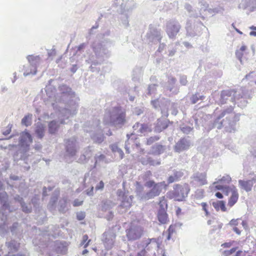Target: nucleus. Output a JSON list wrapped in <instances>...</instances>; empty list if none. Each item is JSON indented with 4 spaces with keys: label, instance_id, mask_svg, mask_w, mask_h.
<instances>
[{
    "label": "nucleus",
    "instance_id": "f257e3e1",
    "mask_svg": "<svg viewBox=\"0 0 256 256\" xmlns=\"http://www.w3.org/2000/svg\"><path fill=\"white\" fill-rule=\"evenodd\" d=\"M190 191V188L188 184L183 185L176 184L174 190L169 192V198L176 201H183L187 197Z\"/></svg>",
    "mask_w": 256,
    "mask_h": 256
},
{
    "label": "nucleus",
    "instance_id": "f03ea898",
    "mask_svg": "<svg viewBox=\"0 0 256 256\" xmlns=\"http://www.w3.org/2000/svg\"><path fill=\"white\" fill-rule=\"evenodd\" d=\"M165 182L156 183L154 180H148L145 184V186L151 190L146 194L147 199H151L160 195L162 192V186H165Z\"/></svg>",
    "mask_w": 256,
    "mask_h": 256
},
{
    "label": "nucleus",
    "instance_id": "7ed1b4c3",
    "mask_svg": "<svg viewBox=\"0 0 256 256\" xmlns=\"http://www.w3.org/2000/svg\"><path fill=\"white\" fill-rule=\"evenodd\" d=\"M232 180V178L229 175H226L218 179L216 182L213 183V188L214 190H223L226 196L228 195V191L232 188V186H227Z\"/></svg>",
    "mask_w": 256,
    "mask_h": 256
},
{
    "label": "nucleus",
    "instance_id": "20e7f679",
    "mask_svg": "<svg viewBox=\"0 0 256 256\" xmlns=\"http://www.w3.org/2000/svg\"><path fill=\"white\" fill-rule=\"evenodd\" d=\"M114 112V118L112 119V122L116 125H124L126 122V112L120 107H115Z\"/></svg>",
    "mask_w": 256,
    "mask_h": 256
},
{
    "label": "nucleus",
    "instance_id": "39448f33",
    "mask_svg": "<svg viewBox=\"0 0 256 256\" xmlns=\"http://www.w3.org/2000/svg\"><path fill=\"white\" fill-rule=\"evenodd\" d=\"M142 232V228L139 226L132 227L131 226L126 230V236L130 240L138 239L141 237Z\"/></svg>",
    "mask_w": 256,
    "mask_h": 256
},
{
    "label": "nucleus",
    "instance_id": "423d86ee",
    "mask_svg": "<svg viewBox=\"0 0 256 256\" xmlns=\"http://www.w3.org/2000/svg\"><path fill=\"white\" fill-rule=\"evenodd\" d=\"M181 26L178 23L170 22L166 24V32L170 38H174L179 32Z\"/></svg>",
    "mask_w": 256,
    "mask_h": 256
},
{
    "label": "nucleus",
    "instance_id": "0eeeda50",
    "mask_svg": "<svg viewBox=\"0 0 256 256\" xmlns=\"http://www.w3.org/2000/svg\"><path fill=\"white\" fill-rule=\"evenodd\" d=\"M192 184L195 187L201 186L208 184L206 180V174L197 173L192 177Z\"/></svg>",
    "mask_w": 256,
    "mask_h": 256
},
{
    "label": "nucleus",
    "instance_id": "6e6552de",
    "mask_svg": "<svg viewBox=\"0 0 256 256\" xmlns=\"http://www.w3.org/2000/svg\"><path fill=\"white\" fill-rule=\"evenodd\" d=\"M32 142V136L27 131H24L21 133L20 144L22 147H28Z\"/></svg>",
    "mask_w": 256,
    "mask_h": 256
},
{
    "label": "nucleus",
    "instance_id": "1a4fd4ad",
    "mask_svg": "<svg viewBox=\"0 0 256 256\" xmlns=\"http://www.w3.org/2000/svg\"><path fill=\"white\" fill-rule=\"evenodd\" d=\"M229 192H231L232 194L228 200V206L230 208H232L238 202L239 194L237 189L234 186H232V188L228 191Z\"/></svg>",
    "mask_w": 256,
    "mask_h": 256
},
{
    "label": "nucleus",
    "instance_id": "9d476101",
    "mask_svg": "<svg viewBox=\"0 0 256 256\" xmlns=\"http://www.w3.org/2000/svg\"><path fill=\"white\" fill-rule=\"evenodd\" d=\"M256 181V176L252 178V180H239L238 184L240 185V188L244 190L246 192H248L252 190V188L254 186V183Z\"/></svg>",
    "mask_w": 256,
    "mask_h": 256
},
{
    "label": "nucleus",
    "instance_id": "9b49d317",
    "mask_svg": "<svg viewBox=\"0 0 256 256\" xmlns=\"http://www.w3.org/2000/svg\"><path fill=\"white\" fill-rule=\"evenodd\" d=\"M6 246L9 250L8 256H13L12 254L13 252H16L20 247V244L14 240H12L6 243Z\"/></svg>",
    "mask_w": 256,
    "mask_h": 256
},
{
    "label": "nucleus",
    "instance_id": "f8f14e48",
    "mask_svg": "<svg viewBox=\"0 0 256 256\" xmlns=\"http://www.w3.org/2000/svg\"><path fill=\"white\" fill-rule=\"evenodd\" d=\"M189 146L188 142L184 138H181L174 146V150L177 152H181Z\"/></svg>",
    "mask_w": 256,
    "mask_h": 256
},
{
    "label": "nucleus",
    "instance_id": "ddd939ff",
    "mask_svg": "<svg viewBox=\"0 0 256 256\" xmlns=\"http://www.w3.org/2000/svg\"><path fill=\"white\" fill-rule=\"evenodd\" d=\"M134 130L138 129L137 132L140 134H144L148 132H152V130L149 128L147 124H140L139 122L136 123L133 126Z\"/></svg>",
    "mask_w": 256,
    "mask_h": 256
},
{
    "label": "nucleus",
    "instance_id": "4468645a",
    "mask_svg": "<svg viewBox=\"0 0 256 256\" xmlns=\"http://www.w3.org/2000/svg\"><path fill=\"white\" fill-rule=\"evenodd\" d=\"M132 196H125L123 194L122 200L120 206L123 208H128L132 206Z\"/></svg>",
    "mask_w": 256,
    "mask_h": 256
},
{
    "label": "nucleus",
    "instance_id": "2eb2a0df",
    "mask_svg": "<svg viewBox=\"0 0 256 256\" xmlns=\"http://www.w3.org/2000/svg\"><path fill=\"white\" fill-rule=\"evenodd\" d=\"M157 217L158 220L162 224H167L169 221L168 214L166 210H158Z\"/></svg>",
    "mask_w": 256,
    "mask_h": 256
},
{
    "label": "nucleus",
    "instance_id": "dca6fc26",
    "mask_svg": "<svg viewBox=\"0 0 256 256\" xmlns=\"http://www.w3.org/2000/svg\"><path fill=\"white\" fill-rule=\"evenodd\" d=\"M212 205L214 209L218 212L221 210L222 212H225L227 210L226 207L225 202L224 200H216L212 202Z\"/></svg>",
    "mask_w": 256,
    "mask_h": 256
},
{
    "label": "nucleus",
    "instance_id": "f3484780",
    "mask_svg": "<svg viewBox=\"0 0 256 256\" xmlns=\"http://www.w3.org/2000/svg\"><path fill=\"white\" fill-rule=\"evenodd\" d=\"M236 92V90L234 89L223 90L221 92V98L222 99H226L228 97L233 96V99L234 100Z\"/></svg>",
    "mask_w": 256,
    "mask_h": 256
},
{
    "label": "nucleus",
    "instance_id": "a211bd4d",
    "mask_svg": "<svg viewBox=\"0 0 256 256\" xmlns=\"http://www.w3.org/2000/svg\"><path fill=\"white\" fill-rule=\"evenodd\" d=\"M27 60L31 64L34 66L39 64L41 61L40 56L29 55L27 56Z\"/></svg>",
    "mask_w": 256,
    "mask_h": 256
},
{
    "label": "nucleus",
    "instance_id": "6ab92c4d",
    "mask_svg": "<svg viewBox=\"0 0 256 256\" xmlns=\"http://www.w3.org/2000/svg\"><path fill=\"white\" fill-rule=\"evenodd\" d=\"M182 174L180 172H175L172 176H170L168 178V184L172 183L178 181L182 176Z\"/></svg>",
    "mask_w": 256,
    "mask_h": 256
},
{
    "label": "nucleus",
    "instance_id": "aec40b11",
    "mask_svg": "<svg viewBox=\"0 0 256 256\" xmlns=\"http://www.w3.org/2000/svg\"><path fill=\"white\" fill-rule=\"evenodd\" d=\"M44 126L40 124L36 126L35 132L38 138H42L44 137Z\"/></svg>",
    "mask_w": 256,
    "mask_h": 256
},
{
    "label": "nucleus",
    "instance_id": "412c9836",
    "mask_svg": "<svg viewBox=\"0 0 256 256\" xmlns=\"http://www.w3.org/2000/svg\"><path fill=\"white\" fill-rule=\"evenodd\" d=\"M158 204L160 206L158 210H166L168 204L164 196H162L160 198Z\"/></svg>",
    "mask_w": 256,
    "mask_h": 256
},
{
    "label": "nucleus",
    "instance_id": "4be33fe9",
    "mask_svg": "<svg viewBox=\"0 0 256 256\" xmlns=\"http://www.w3.org/2000/svg\"><path fill=\"white\" fill-rule=\"evenodd\" d=\"M152 152L156 154H160L164 151V147L161 144H156L152 146Z\"/></svg>",
    "mask_w": 256,
    "mask_h": 256
},
{
    "label": "nucleus",
    "instance_id": "5701e85b",
    "mask_svg": "<svg viewBox=\"0 0 256 256\" xmlns=\"http://www.w3.org/2000/svg\"><path fill=\"white\" fill-rule=\"evenodd\" d=\"M177 226L176 224H171L168 230V235L167 236V240H170L171 238L172 235L176 232Z\"/></svg>",
    "mask_w": 256,
    "mask_h": 256
},
{
    "label": "nucleus",
    "instance_id": "b1692460",
    "mask_svg": "<svg viewBox=\"0 0 256 256\" xmlns=\"http://www.w3.org/2000/svg\"><path fill=\"white\" fill-rule=\"evenodd\" d=\"M32 114H28L22 120V124L28 126L31 124H32Z\"/></svg>",
    "mask_w": 256,
    "mask_h": 256
},
{
    "label": "nucleus",
    "instance_id": "393cba45",
    "mask_svg": "<svg viewBox=\"0 0 256 256\" xmlns=\"http://www.w3.org/2000/svg\"><path fill=\"white\" fill-rule=\"evenodd\" d=\"M58 126L55 121H52L48 124V131L50 134H54L56 131Z\"/></svg>",
    "mask_w": 256,
    "mask_h": 256
},
{
    "label": "nucleus",
    "instance_id": "a878e982",
    "mask_svg": "<svg viewBox=\"0 0 256 256\" xmlns=\"http://www.w3.org/2000/svg\"><path fill=\"white\" fill-rule=\"evenodd\" d=\"M167 127V125L164 124L162 121L158 120L156 126V130L160 132L164 130Z\"/></svg>",
    "mask_w": 256,
    "mask_h": 256
},
{
    "label": "nucleus",
    "instance_id": "bb28decb",
    "mask_svg": "<svg viewBox=\"0 0 256 256\" xmlns=\"http://www.w3.org/2000/svg\"><path fill=\"white\" fill-rule=\"evenodd\" d=\"M91 240H88V236L87 234H84L82 236V242L80 243L81 246H84V248H86L89 245L90 242Z\"/></svg>",
    "mask_w": 256,
    "mask_h": 256
},
{
    "label": "nucleus",
    "instance_id": "cd10ccee",
    "mask_svg": "<svg viewBox=\"0 0 256 256\" xmlns=\"http://www.w3.org/2000/svg\"><path fill=\"white\" fill-rule=\"evenodd\" d=\"M204 196V191L203 189H198L195 192L194 196L196 199H201Z\"/></svg>",
    "mask_w": 256,
    "mask_h": 256
},
{
    "label": "nucleus",
    "instance_id": "c85d7f7f",
    "mask_svg": "<svg viewBox=\"0 0 256 256\" xmlns=\"http://www.w3.org/2000/svg\"><path fill=\"white\" fill-rule=\"evenodd\" d=\"M204 98V96H199L197 94H193L190 98V100L192 104L196 103L199 100H203Z\"/></svg>",
    "mask_w": 256,
    "mask_h": 256
},
{
    "label": "nucleus",
    "instance_id": "c756f323",
    "mask_svg": "<svg viewBox=\"0 0 256 256\" xmlns=\"http://www.w3.org/2000/svg\"><path fill=\"white\" fill-rule=\"evenodd\" d=\"M111 202H109L107 200H103L102 202V211H106L108 209L110 208V204Z\"/></svg>",
    "mask_w": 256,
    "mask_h": 256
},
{
    "label": "nucleus",
    "instance_id": "7c9ffc66",
    "mask_svg": "<svg viewBox=\"0 0 256 256\" xmlns=\"http://www.w3.org/2000/svg\"><path fill=\"white\" fill-rule=\"evenodd\" d=\"M200 205L202 207V210H204L205 212V216H209L210 215V213L208 212V204L205 202H202L200 204Z\"/></svg>",
    "mask_w": 256,
    "mask_h": 256
},
{
    "label": "nucleus",
    "instance_id": "2f4dec72",
    "mask_svg": "<svg viewBox=\"0 0 256 256\" xmlns=\"http://www.w3.org/2000/svg\"><path fill=\"white\" fill-rule=\"evenodd\" d=\"M160 138L158 136H152L148 138L146 141V144L150 145L154 142L158 140Z\"/></svg>",
    "mask_w": 256,
    "mask_h": 256
},
{
    "label": "nucleus",
    "instance_id": "473e14b6",
    "mask_svg": "<svg viewBox=\"0 0 256 256\" xmlns=\"http://www.w3.org/2000/svg\"><path fill=\"white\" fill-rule=\"evenodd\" d=\"M148 165L150 166H156V165H159L160 162L159 160H152V158H148Z\"/></svg>",
    "mask_w": 256,
    "mask_h": 256
},
{
    "label": "nucleus",
    "instance_id": "72a5a7b5",
    "mask_svg": "<svg viewBox=\"0 0 256 256\" xmlns=\"http://www.w3.org/2000/svg\"><path fill=\"white\" fill-rule=\"evenodd\" d=\"M180 130L183 133L188 134L192 131V128L190 126H185L181 128Z\"/></svg>",
    "mask_w": 256,
    "mask_h": 256
},
{
    "label": "nucleus",
    "instance_id": "f704fd0d",
    "mask_svg": "<svg viewBox=\"0 0 256 256\" xmlns=\"http://www.w3.org/2000/svg\"><path fill=\"white\" fill-rule=\"evenodd\" d=\"M83 204V200H80L78 199H76L74 200L73 202V206H78L82 205Z\"/></svg>",
    "mask_w": 256,
    "mask_h": 256
},
{
    "label": "nucleus",
    "instance_id": "c9c22d12",
    "mask_svg": "<svg viewBox=\"0 0 256 256\" xmlns=\"http://www.w3.org/2000/svg\"><path fill=\"white\" fill-rule=\"evenodd\" d=\"M148 158L149 157L141 158L140 160V162L143 165H148V160H148Z\"/></svg>",
    "mask_w": 256,
    "mask_h": 256
},
{
    "label": "nucleus",
    "instance_id": "e433bc0d",
    "mask_svg": "<svg viewBox=\"0 0 256 256\" xmlns=\"http://www.w3.org/2000/svg\"><path fill=\"white\" fill-rule=\"evenodd\" d=\"M236 250V248H233L232 249H230V250L225 251L224 254L226 256H229V255L233 254L234 252H235Z\"/></svg>",
    "mask_w": 256,
    "mask_h": 256
},
{
    "label": "nucleus",
    "instance_id": "4c0bfd02",
    "mask_svg": "<svg viewBox=\"0 0 256 256\" xmlns=\"http://www.w3.org/2000/svg\"><path fill=\"white\" fill-rule=\"evenodd\" d=\"M238 219H232L230 222V224L232 226H236L238 224Z\"/></svg>",
    "mask_w": 256,
    "mask_h": 256
},
{
    "label": "nucleus",
    "instance_id": "58836bf2",
    "mask_svg": "<svg viewBox=\"0 0 256 256\" xmlns=\"http://www.w3.org/2000/svg\"><path fill=\"white\" fill-rule=\"evenodd\" d=\"M104 188V183L102 181H100L98 184L96 186V190H102Z\"/></svg>",
    "mask_w": 256,
    "mask_h": 256
},
{
    "label": "nucleus",
    "instance_id": "ea45409f",
    "mask_svg": "<svg viewBox=\"0 0 256 256\" xmlns=\"http://www.w3.org/2000/svg\"><path fill=\"white\" fill-rule=\"evenodd\" d=\"M250 28L253 30V31L250 32V36H256V26H252L250 27Z\"/></svg>",
    "mask_w": 256,
    "mask_h": 256
},
{
    "label": "nucleus",
    "instance_id": "a19ab883",
    "mask_svg": "<svg viewBox=\"0 0 256 256\" xmlns=\"http://www.w3.org/2000/svg\"><path fill=\"white\" fill-rule=\"evenodd\" d=\"M7 198H8V196L6 192H4L2 194H0V202L1 203L3 202V200H2V198L7 199Z\"/></svg>",
    "mask_w": 256,
    "mask_h": 256
},
{
    "label": "nucleus",
    "instance_id": "79ce46f5",
    "mask_svg": "<svg viewBox=\"0 0 256 256\" xmlns=\"http://www.w3.org/2000/svg\"><path fill=\"white\" fill-rule=\"evenodd\" d=\"M117 152L119 154L120 158V159L123 158L124 157V153L122 152V150L121 149H120V148H118V152Z\"/></svg>",
    "mask_w": 256,
    "mask_h": 256
},
{
    "label": "nucleus",
    "instance_id": "37998d69",
    "mask_svg": "<svg viewBox=\"0 0 256 256\" xmlns=\"http://www.w3.org/2000/svg\"><path fill=\"white\" fill-rule=\"evenodd\" d=\"M146 252L145 250H142L138 254L137 256H146Z\"/></svg>",
    "mask_w": 256,
    "mask_h": 256
},
{
    "label": "nucleus",
    "instance_id": "c03bdc74",
    "mask_svg": "<svg viewBox=\"0 0 256 256\" xmlns=\"http://www.w3.org/2000/svg\"><path fill=\"white\" fill-rule=\"evenodd\" d=\"M77 218L78 220H82L84 218V214L81 213L77 215Z\"/></svg>",
    "mask_w": 256,
    "mask_h": 256
},
{
    "label": "nucleus",
    "instance_id": "a18cd8bd",
    "mask_svg": "<svg viewBox=\"0 0 256 256\" xmlns=\"http://www.w3.org/2000/svg\"><path fill=\"white\" fill-rule=\"evenodd\" d=\"M67 152H68L70 154H71L72 156L73 155H74L76 154V150H72V151H70V150H69V148L68 147V146H67V150H66Z\"/></svg>",
    "mask_w": 256,
    "mask_h": 256
},
{
    "label": "nucleus",
    "instance_id": "49530a36",
    "mask_svg": "<svg viewBox=\"0 0 256 256\" xmlns=\"http://www.w3.org/2000/svg\"><path fill=\"white\" fill-rule=\"evenodd\" d=\"M215 196L216 198H220V199H222L223 198V195L222 194H221L220 192H217L215 194Z\"/></svg>",
    "mask_w": 256,
    "mask_h": 256
},
{
    "label": "nucleus",
    "instance_id": "de8ad7c7",
    "mask_svg": "<svg viewBox=\"0 0 256 256\" xmlns=\"http://www.w3.org/2000/svg\"><path fill=\"white\" fill-rule=\"evenodd\" d=\"M118 148H119L116 145H112L111 146V149L112 152H118Z\"/></svg>",
    "mask_w": 256,
    "mask_h": 256
},
{
    "label": "nucleus",
    "instance_id": "09e8293b",
    "mask_svg": "<svg viewBox=\"0 0 256 256\" xmlns=\"http://www.w3.org/2000/svg\"><path fill=\"white\" fill-rule=\"evenodd\" d=\"M18 226V223H14L13 224L12 226L10 228V230L11 231H14L16 228H17Z\"/></svg>",
    "mask_w": 256,
    "mask_h": 256
},
{
    "label": "nucleus",
    "instance_id": "8fccbe9b",
    "mask_svg": "<svg viewBox=\"0 0 256 256\" xmlns=\"http://www.w3.org/2000/svg\"><path fill=\"white\" fill-rule=\"evenodd\" d=\"M233 230L234 232H235L238 234H240V230L236 226H234V228H233Z\"/></svg>",
    "mask_w": 256,
    "mask_h": 256
},
{
    "label": "nucleus",
    "instance_id": "3c124183",
    "mask_svg": "<svg viewBox=\"0 0 256 256\" xmlns=\"http://www.w3.org/2000/svg\"><path fill=\"white\" fill-rule=\"evenodd\" d=\"M11 132V127L9 128L3 132L4 135H8L10 134Z\"/></svg>",
    "mask_w": 256,
    "mask_h": 256
},
{
    "label": "nucleus",
    "instance_id": "603ef678",
    "mask_svg": "<svg viewBox=\"0 0 256 256\" xmlns=\"http://www.w3.org/2000/svg\"><path fill=\"white\" fill-rule=\"evenodd\" d=\"M85 44L84 43L83 44H80L78 46V50H82V48H84V47H85Z\"/></svg>",
    "mask_w": 256,
    "mask_h": 256
},
{
    "label": "nucleus",
    "instance_id": "864d4df0",
    "mask_svg": "<svg viewBox=\"0 0 256 256\" xmlns=\"http://www.w3.org/2000/svg\"><path fill=\"white\" fill-rule=\"evenodd\" d=\"M56 52L54 50H52L50 52L48 53L50 56L56 55Z\"/></svg>",
    "mask_w": 256,
    "mask_h": 256
},
{
    "label": "nucleus",
    "instance_id": "5fc2aeb1",
    "mask_svg": "<svg viewBox=\"0 0 256 256\" xmlns=\"http://www.w3.org/2000/svg\"><path fill=\"white\" fill-rule=\"evenodd\" d=\"M181 208L178 207L176 210V214L177 215H179L181 213Z\"/></svg>",
    "mask_w": 256,
    "mask_h": 256
},
{
    "label": "nucleus",
    "instance_id": "6e6d98bb",
    "mask_svg": "<svg viewBox=\"0 0 256 256\" xmlns=\"http://www.w3.org/2000/svg\"><path fill=\"white\" fill-rule=\"evenodd\" d=\"M22 210L23 211L25 212H30V210L29 209H28L26 208H24V206H22Z\"/></svg>",
    "mask_w": 256,
    "mask_h": 256
},
{
    "label": "nucleus",
    "instance_id": "4d7b16f0",
    "mask_svg": "<svg viewBox=\"0 0 256 256\" xmlns=\"http://www.w3.org/2000/svg\"><path fill=\"white\" fill-rule=\"evenodd\" d=\"M93 190H94V187L92 186L91 188L90 192H88L87 194H88V195H92V194H93Z\"/></svg>",
    "mask_w": 256,
    "mask_h": 256
},
{
    "label": "nucleus",
    "instance_id": "13d9d810",
    "mask_svg": "<svg viewBox=\"0 0 256 256\" xmlns=\"http://www.w3.org/2000/svg\"><path fill=\"white\" fill-rule=\"evenodd\" d=\"M242 253V251L239 250V251L236 252V254L235 255V256H240V254Z\"/></svg>",
    "mask_w": 256,
    "mask_h": 256
},
{
    "label": "nucleus",
    "instance_id": "bf43d9fd",
    "mask_svg": "<svg viewBox=\"0 0 256 256\" xmlns=\"http://www.w3.org/2000/svg\"><path fill=\"white\" fill-rule=\"evenodd\" d=\"M222 246H224V247H228L230 244L229 243H224Z\"/></svg>",
    "mask_w": 256,
    "mask_h": 256
},
{
    "label": "nucleus",
    "instance_id": "052dcab7",
    "mask_svg": "<svg viewBox=\"0 0 256 256\" xmlns=\"http://www.w3.org/2000/svg\"><path fill=\"white\" fill-rule=\"evenodd\" d=\"M246 46H241L240 50L243 52V51H244L246 50Z\"/></svg>",
    "mask_w": 256,
    "mask_h": 256
},
{
    "label": "nucleus",
    "instance_id": "680f3d73",
    "mask_svg": "<svg viewBox=\"0 0 256 256\" xmlns=\"http://www.w3.org/2000/svg\"><path fill=\"white\" fill-rule=\"evenodd\" d=\"M242 224L244 226V228L246 226V221H242Z\"/></svg>",
    "mask_w": 256,
    "mask_h": 256
},
{
    "label": "nucleus",
    "instance_id": "e2e57ef3",
    "mask_svg": "<svg viewBox=\"0 0 256 256\" xmlns=\"http://www.w3.org/2000/svg\"><path fill=\"white\" fill-rule=\"evenodd\" d=\"M88 252V250H86V249H85L83 251H82V254H87Z\"/></svg>",
    "mask_w": 256,
    "mask_h": 256
},
{
    "label": "nucleus",
    "instance_id": "0e129e2a",
    "mask_svg": "<svg viewBox=\"0 0 256 256\" xmlns=\"http://www.w3.org/2000/svg\"><path fill=\"white\" fill-rule=\"evenodd\" d=\"M126 153H128V154L130 153V151L128 148H127L126 147Z\"/></svg>",
    "mask_w": 256,
    "mask_h": 256
},
{
    "label": "nucleus",
    "instance_id": "69168bd1",
    "mask_svg": "<svg viewBox=\"0 0 256 256\" xmlns=\"http://www.w3.org/2000/svg\"><path fill=\"white\" fill-rule=\"evenodd\" d=\"M236 31L238 33H239V34H242V32H240V30H238V29L236 28Z\"/></svg>",
    "mask_w": 256,
    "mask_h": 256
},
{
    "label": "nucleus",
    "instance_id": "338daca9",
    "mask_svg": "<svg viewBox=\"0 0 256 256\" xmlns=\"http://www.w3.org/2000/svg\"><path fill=\"white\" fill-rule=\"evenodd\" d=\"M208 224H212V220H208Z\"/></svg>",
    "mask_w": 256,
    "mask_h": 256
},
{
    "label": "nucleus",
    "instance_id": "774afa93",
    "mask_svg": "<svg viewBox=\"0 0 256 256\" xmlns=\"http://www.w3.org/2000/svg\"><path fill=\"white\" fill-rule=\"evenodd\" d=\"M24 256V254H17L16 256Z\"/></svg>",
    "mask_w": 256,
    "mask_h": 256
}]
</instances>
